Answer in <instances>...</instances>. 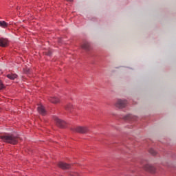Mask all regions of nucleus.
Returning <instances> with one entry per match:
<instances>
[{
	"label": "nucleus",
	"mask_w": 176,
	"mask_h": 176,
	"mask_svg": "<svg viewBox=\"0 0 176 176\" xmlns=\"http://www.w3.org/2000/svg\"><path fill=\"white\" fill-rule=\"evenodd\" d=\"M70 175L71 176H80V175L76 172H71Z\"/></svg>",
	"instance_id": "17"
},
{
	"label": "nucleus",
	"mask_w": 176,
	"mask_h": 176,
	"mask_svg": "<svg viewBox=\"0 0 176 176\" xmlns=\"http://www.w3.org/2000/svg\"><path fill=\"white\" fill-rule=\"evenodd\" d=\"M58 166L60 167V168H62V170H68L69 168H71L70 164L63 162H59Z\"/></svg>",
	"instance_id": "6"
},
{
	"label": "nucleus",
	"mask_w": 176,
	"mask_h": 176,
	"mask_svg": "<svg viewBox=\"0 0 176 176\" xmlns=\"http://www.w3.org/2000/svg\"><path fill=\"white\" fill-rule=\"evenodd\" d=\"M7 78H8V79H10L11 80H14V79H16V78H17V74H10L7 75Z\"/></svg>",
	"instance_id": "11"
},
{
	"label": "nucleus",
	"mask_w": 176,
	"mask_h": 176,
	"mask_svg": "<svg viewBox=\"0 0 176 176\" xmlns=\"http://www.w3.org/2000/svg\"><path fill=\"white\" fill-rule=\"evenodd\" d=\"M9 44V41L6 38H0V47H6Z\"/></svg>",
	"instance_id": "7"
},
{
	"label": "nucleus",
	"mask_w": 176,
	"mask_h": 176,
	"mask_svg": "<svg viewBox=\"0 0 176 176\" xmlns=\"http://www.w3.org/2000/svg\"><path fill=\"white\" fill-rule=\"evenodd\" d=\"M37 111L40 115H42L43 116H45L46 115V110L45 109V107L42 105H40L37 107Z\"/></svg>",
	"instance_id": "8"
},
{
	"label": "nucleus",
	"mask_w": 176,
	"mask_h": 176,
	"mask_svg": "<svg viewBox=\"0 0 176 176\" xmlns=\"http://www.w3.org/2000/svg\"><path fill=\"white\" fill-rule=\"evenodd\" d=\"M54 120L57 126H58L59 127H61V129H64V127L67 126V123L65 121L61 120L57 117H54Z\"/></svg>",
	"instance_id": "4"
},
{
	"label": "nucleus",
	"mask_w": 176,
	"mask_h": 176,
	"mask_svg": "<svg viewBox=\"0 0 176 176\" xmlns=\"http://www.w3.org/2000/svg\"><path fill=\"white\" fill-rule=\"evenodd\" d=\"M82 49H84V50H90V44L87 42H85L81 45Z\"/></svg>",
	"instance_id": "10"
},
{
	"label": "nucleus",
	"mask_w": 176,
	"mask_h": 176,
	"mask_svg": "<svg viewBox=\"0 0 176 176\" xmlns=\"http://www.w3.org/2000/svg\"><path fill=\"white\" fill-rule=\"evenodd\" d=\"M49 101H50V102H52V104H58V102H60V99L56 96H54L50 98Z\"/></svg>",
	"instance_id": "9"
},
{
	"label": "nucleus",
	"mask_w": 176,
	"mask_h": 176,
	"mask_svg": "<svg viewBox=\"0 0 176 176\" xmlns=\"http://www.w3.org/2000/svg\"><path fill=\"white\" fill-rule=\"evenodd\" d=\"M25 72V74H30V69H27Z\"/></svg>",
	"instance_id": "18"
},
{
	"label": "nucleus",
	"mask_w": 176,
	"mask_h": 176,
	"mask_svg": "<svg viewBox=\"0 0 176 176\" xmlns=\"http://www.w3.org/2000/svg\"><path fill=\"white\" fill-rule=\"evenodd\" d=\"M73 107L74 106H72V104L71 103H69L65 107V109H66V111H71V109H72Z\"/></svg>",
	"instance_id": "14"
},
{
	"label": "nucleus",
	"mask_w": 176,
	"mask_h": 176,
	"mask_svg": "<svg viewBox=\"0 0 176 176\" xmlns=\"http://www.w3.org/2000/svg\"><path fill=\"white\" fill-rule=\"evenodd\" d=\"M116 108H124L126 107V105H127V101L126 100H123L122 99H118L116 104H115Z\"/></svg>",
	"instance_id": "3"
},
{
	"label": "nucleus",
	"mask_w": 176,
	"mask_h": 176,
	"mask_svg": "<svg viewBox=\"0 0 176 176\" xmlns=\"http://www.w3.org/2000/svg\"><path fill=\"white\" fill-rule=\"evenodd\" d=\"M8 25H9V24H8L5 21H0V27L2 28H7Z\"/></svg>",
	"instance_id": "12"
},
{
	"label": "nucleus",
	"mask_w": 176,
	"mask_h": 176,
	"mask_svg": "<svg viewBox=\"0 0 176 176\" xmlns=\"http://www.w3.org/2000/svg\"><path fill=\"white\" fill-rule=\"evenodd\" d=\"M148 152L151 153V155H153V156H155L157 153L156 151L153 150V148H150Z\"/></svg>",
	"instance_id": "15"
},
{
	"label": "nucleus",
	"mask_w": 176,
	"mask_h": 176,
	"mask_svg": "<svg viewBox=\"0 0 176 176\" xmlns=\"http://www.w3.org/2000/svg\"><path fill=\"white\" fill-rule=\"evenodd\" d=\"M144 168L146 171L151 173V174H155V173H156V168L152 166V165L146 164L144 166Z\"/></svg>",
	"instance_id": "5"
},
{
	"label": "nucleus",
	"mask_w": 176,
	"mask_h": 176,
	"mask_svg": "<svg viewBox=\"0 0 176 176\" xmlns=\"http://www.w3.org/2000/svg\"><path fill=\"white\" fill-rule=\"evenodd\" d=\"M67 1H69V2L72 1V0H67Z\"/></svg>",
	"instance_id": "20"
},
{
	"label": "nucleus",
	"mask_w": 176,
	"mask_h": 176,
	"mask_svg": "<svg viewBox=\"0 0 176 176\" xmlns=\"http://www.w3.org/2000/svg\"><path fill=\"white\" fill-rule=\"evenodd\" d=\"M3 89H5V85H3L2 80L0 79V90H2Z\"/></svg>",
	"instance_id": "16"
},
{
	"label": "nucleus",
	"mask_w": 176,
	"mask_h": 176,
	"mask_svg": "<svg viewBox=\"0 0 176 176\" xmlns=\"http://www.w3.org/2000/svg\"><path fill=\"white\" fill-rule=\"evenodd\" d=\"M0 138L3 142H8V144H12V145H16L20 140V138L9 134L1 135Z\"/></svg>",
	"instance_id": "1"
},
{
	"label": "nucleus",
	"mask_w": 176,
	"mask_h": 176,
	"mask_svg": "<svg viewBox=\"0 0 176 176\" xmlns=\"http://www.w3.org/2000/svg\"><path fill=\"white\" fill-rule=\"evenodd\" d=\"M47 55H48V56H52V52H49V53L47 54Z\"/></svg>",
	"instance_id": "19"
},
{
	"label": "nucleus",
	"mask_w": 176,
	"mask_h": 176,
	"mask_svg": "<svg viewBox=\"0 0 176 176\" xmlns=\"http://www.w3.org/2000/svg\"><path fill=\"white\" fill-rule=\"evenodd\" d=\"M72 131L74 133H80V134H86L90 131V129L87 126H76L72 128Z\"/></svg>",
	"instance_id": "2"
},
{
	"label": "nucleus",
	"mask_w": 176,
	"mask_h": 176,
	"mask_svg": "<svg viewBox=\"0 0 176 176\" xmlns=\"http://www.w3.org/2000/svg\"><path fill=\"white\" fill-rule=\"evenodd\" d=\"M125 120H134V116L131 114H128L124 117Z\"/></svg>",
	"instance_id": "13"
}]
</instances>
